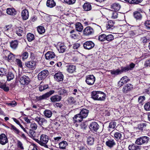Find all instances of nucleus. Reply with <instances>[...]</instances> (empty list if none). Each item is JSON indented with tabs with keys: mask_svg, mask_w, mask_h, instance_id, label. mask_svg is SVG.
<instances>
[{
	"mask_svg": "<svg viewBox=\"0 0 150 150\" xmlns=\"http://www.w3.org/2000/svg\"><path fill=\"white\" fill-rule=\"evenodd\" d=\"M37 31L40 34L44 33L45 31L44 27L42 26H39L37 28Z\"/></svg>",
	"mask_w": 150,
	"mask_h": 150,
	"instance_id": "obj_47",
	"label": "nucleus"
},
{
	"mask_svg": "<svg viewBox=\"0 0 150 150\" xmlns=\"http://www.w3.org/2000/svg\"><path fill=\"white\" fill-rule=\"evenodd\" d=\"M94 33L93 29L90 26H88L85 28L83 31L84 35H89L92 34Z\"/></svg>",
	"mask_w": 150,
	"mask_h": 150,
	"instance_id": "obj_10",
	"label": "nucleus"
},
{
	"mask_svg": "<svg viewBox=\"0 0 150 150\" xmlns=\"http://www.w3.org/2000/svg\"><path fill=\"white\" fill-rule=\"evenodd\" d=\"M8 142L7 137L4 134H2L0 135V144L4 145Z\"/></svg>",
	"mask_w": 150,
	"mask_h": 150,
	"instance_id": "obj_9",
	"label": "nucleus"
},
{
	"mask_svg": "<svg viewBox=\"0 0 150 150\" xmlns=\"http://www.w3.org/2000/svg\"><path fill=\"white\" fill-rule=\"evenodd\" d=\"M28 150H38L35 144L30 145L29 147Z\"/></svg>",
	"mask_w": 150,
	"mask_h": 150,
	"instance_id": "obj_62",
	"label": "nucleus"
},
{
	"mask_svg": "<svg viewBox=\"0 0 150 150\" xmlns=\"http://www.w3.org/2000/svg\"><path fill=\"white\" fill-rule=\"evenodd\" d=\"M54 79L58 81H60L63 80L64 76L61 72L56 73L54 76Z\"/></svg>",
	"mask_w": 150,
	"mask_h": 150,
	"instance_id": "obj_16",
	"label": "nucleus"
},
{
	"mask_svg": "<svg viewBox=\"0 0 150 150\" xmlns=\"http://www.w3.org/2000/svg\"><path fill=\"white\" fill-rule=\"evenodd\" d=\"M105 96L104 93L100 91H93L91 94V98L93 99L100 101L104 100Z\"/></svg>",
	"mask_w": 150,
	"mask_h": 150,
	"instance_id": "obj_1",
	"label": "nucleus"
},
{
	"mask_svg": "<svg viewBox=\"0 0 150 150\" xmlns=\"http://www.w3.org/2000/svg\"><path fill=\"white\" fill-rule=\"evenodd\" d=\"M130 70L128 66H127L125 67H122L121 69L120 70L121 73L123 72H126Z\"/></svg>",
	"mask_w": 150,
	"mask_h": 150,
	"instance_id": "obj_55",
	"label": "nucleus"
},
{
	"mask_svg": "<svg viewBox=\"0 0 150 150\" xmlns=\"http://www.w3.org/2000/svg\"><path fill=\"white\" fill-rule=\"evenodd\" d=\"M144 25L148 29H150V21L147 20L144 23Z\"/></svg>",
	"mask_w": 150,
	"mask_h": 150,
	"instance_id": "obj_64",
	"label": "nucleus"
},
{
	"mask_svg": "<svg viewBox=\"0 0 150 150\" xmlns=\"http://www.w3.org/2000/svg\"><path fill=\"white\" fill-rule=\"evenodd\" d=\"M67 145V142L64 141H63L59 144L60 148L63 149H64Z\"/></svg>",
	"mask_w": 150,
	"mask_h": 150,
	"instance_id": "obj_42",
	"label": "nucleus"
},
{
	"mask_svg": "<svg viewBox=\"0 0 150 150\" xmlns=\"http://www.w3.org/2000/svg\"><path fill=\"white\" fill-rule=\"evenodd\" d=\"M94 138L93 136H88L87 137V144L89 145H92L94 144Z\"/></svg>",
	"mask_w": 150,
	"mask_h": 150,
	"instance_id": "obj_25",
	"label": "nucleus"
},
{
	"mask_svg": "<svg viewBox=\"0 0 150 150\" xmlns=\"http://www.w3.org/2000/svg\"><path fill=\"white\" fill-rule=\"evenodd\" d=\"M75 28L76 30L80 32L83 30V27L80 23L77 22L75 24Z\"/></svg>",
	"mask_w": 150,
	"mask_h": 150,
	"instance_id": "obj_29",
	"label": "nucleus"
},
{
	"mask_svg": "<svg viewBox=\"0 0 150 150\" xmlns=\"http://www.w3.org/2000/svg\"><path fill=\"white\" fill-rule=\"evenodd\" d=\"M28 54L27 52H23L21 55L22 59L23 60L26 59L28 58Z\"/></svg>",
	"mask_w": 150,
	"mask_h": 150,
	"instance_id": "obj_58",
	"label": "nucleus"
},
{
	"mask_svg": "<svg viewBox=\"0 0 150 150\" xmlns=\"http://www.w3.org/2000/svg\"><path fill=\"white\" fill-rule=\"evenodd\" d=\"M116 123L115 122H111L109 123V127L110 128L114 129L116 126Z\"/></svg>",
	"mask_w": 150,
	"mask_h": 150,
	"instance_id": "obj_63",
	"label": "nucleus"
},
{
	"mask_svg": "<svg viewBox=\"0 0 150 150\" xmlns=\"http://www.w3.org/2000/svg\"><path fill=\"white\" fill-rule=\"evenodd\" d=\"M84 48L87 50H90L93 48L94 46V43L91 41H86L83 45Z\"/></svg>",
	"mask_w": 150,
	"mask_h": 150,
	"instance_id": "obj_8",
	"label": "nucleus"
},
{
	"mask_svg": "<svg viewBox=\"0 0 150 150\" xmlns=\"http://www.w3.org/2000/svg\"><path fill=\"white\" fill-rule=\"evenodd\" d=\"M29 12L26 9L23 10L21 12V16L23 20H27L29 17Z\"/></svg>",
	"mask_w": 150,
	"mask_h": 150,
	"instance_id": "obj_18",
	"label": "nucleus"
},
{
	"mask_svg": "<svg viewBox=\"0 0 150 150\" xmlns=\"http://www.w3.org/2000/svg\"><path fill=\"white\" fill-rule=\"evenodd\" d=\"M83 8L86 11H88L91 9V5L89 3H85L83 5Z\"/></svg>",
	"mask_w": 150,
	"mask_h": 150,
	"instance_id": "obj_33",
	"label": "nucleus"
},
{
	"mask_svg": "<svg viewBox=\"0 0 150 150\" xmlns=\"http://www.w3.org/2000/svg\"><path fill=\"white\" fill-rule=\"evenodd\" d=\"M45 58L47 59H51L55 58L57 56L52 51H48L45 54Z\"/></svg>",
	"mask_w": 150,
	"mask_h": 150,
	"instance_id": "obj_15",
	"label": "nucleus"
},
{
	"mask_svg": "<svg viewBox=\"0 0 150 150\" xmlns=\"http://www.w3.org/2000/svg\"><path fill=\"white\" fill-rule=\"evenodd\" d=\"M29 78L26 76L21 77L20 80V82L23 85H27L29 82Z\"/></svg>",
	"mask_w": 150,
	"mask_h": 150,
	"instance_id": "obj_14",
	"label": "nucleus"
},
{
	"mask_svg": "<svg viewBox=\"0 0 150 150\" xmlns=\"http://www.w3.org/2000/svg\"><path fill=\"white\" fill-rule=\"evenodd\" d=\"M149 138L148 137L142 136L138 138L136 141L135 143L137 145H141L148 142Z\"/></svg>",
	"mask_w": 150,
	"mask_h": 150,
	"instance_id": "obj_3",
	"label": "nucleus"
},
{
	"mask_svg": "<svg viewBox=\"0 0 150 150\" xmlns=\"http://www.w3.org/2000/svg\"><path fill=\"white\" fill-rule=\"evenodd\" d=\"M0 88L3 89L6 92H7L9 90L8 87L6 86L5 84L2 83L0 84Z\"/></svg>",
	"mask_w": 150,
	"mask_h": 150,
	"instance_id": "obj_44",
	"label": "nucleus"
},
{
	"mask_svg": "<svg viewBox=\"0 0 150 150\" xmlns=\"http://www.w3.org/2000/svg\"><path fill=\"white\" fill-rule=\"evenodd\" d=\"M88 112V110L83 109L80 111V114L85 118L87 116Z\"/></svg>",
	"mask_w": 150,
	"mask_h": 150,
	"instance_id": "obj_31",
	"label": "nucleus"
},
{
	"mask_svg": "<svg viewBox=\"0 0 150 150\" xmlns=\"http://www.w3.org/2000/svg\"><path fill=\"white\" fill-rule=\"evenodd\" d=\"M110 71L111 74L115 75H116L121 73L120 70L118 69L115 70H110Z\"/></svg>",
	"mask_w": 150,
	"mask_h": 150,
	"instance_id": "obj_49",
	"label": "nucleus"
},
{
	"mask_svg": "<svg viewBox=\"0 0 150 150\" xmlns=\"http://www.w3.org/2000/svg\"><path fill=\"white\" fill-rule=\"evenodd\" d=\"M106 40L108 41H111L114 39V36L112 34L106 35Z\"/></svg>",
	"mask_w": 150,
	"mask_h": 150,
	"instance_id": "obj_48",
	"label": "nucleus"
},
{
	"mask_svg": "<svg viewBox=\"0 0 150 150\" xmlns=\"http://www.w3.org/2000/svg\"><path fill=\"white\" fill-rule=\"evenodd\" d=\"M76 101L75 99L72 97H70L68 98L67 100V103L69 105L73 104L75 103Z\"/></svg>",
	"mask_w": 150,
	"mask_h": 150,
	"instance_id": "obj_40",
	"label": "nucleus"
},
{
	"mask_svg": "<svg viewBox=\"0 0 150 150\" xmlns=\"http://www.w3.org/2000/svg\"><path fill=\"white\" fill-rule=\"evenodd\" d=\"M114 22L112 21H108L106 25V27L107 29L109 31H112L114 28Z\"/></svg>",
	"mask_w": 150,
	"mask_h": 150,
	"instance_id": "obj_19",
	"label": "nucleus"
},
{
	"mask_svg": "<svg viewBox=\"0 0 150 150\" xmlns=\"http://www.w3.org/2000/svg\"><path fill=\"white\" fill-rule=\"evenodd\" d=\"M43 113L45 116L48 118L50 117L52 114L51 111L48 110H45Z\"/></svg>",
	"mask_w": 150,
	"mask_h": 150,
	"instance_id": "obj_36",
	"label": "nucleus"
},
{
	"mask_svg": "<svg viewBox=\"0 0 150 150\" xmlns=\"http://www.w3.org/2000/svg\"><path fill=\"white\" fill-rule=\"evenodd\" d=\"M40 145L44 146L45 147H47L46 144L47 143L48 140V137L45 134H42L40 136Z\"/></svg>",
	"mask_w": 150,
	"mask_h": 150,
	"instance_id": "obj_5",
	"label": "nucleus"
},
{
	"mask_svg": "<svg viewBox=\"0 0 150 150\" xmlns=\"http://www.w3.org/2000/svg\"><path fill=\"white\" fill-rule=\"evenodd\" d=\"M113 135L115 139L117 140L120 139L122 137V134L120 132H114Z\"/></svg>",
	"mask_w": 150,
	"mask_h": 150,
	"instance_id": "obj_39",
	"label": "nucleus"
},
{
	"mask_svg": "<svg viewBox=\"0 0 150 150\" xmlns=\"http://www.w3.org/2000/svg\"><path fill=\"white\" fill-rule=\"evenodd\" d=\"M46 5L47 7L52 8L55 6L56 3L54 0H47Z\"/></svg>",
	"mask_w": 150,
	"mask_h": 150,
	"instance_id": "obj_27",
	"label": "nucleus"
},
{
	"mask_svg": "<svg viewBox=\"0 0 150 150\" xmlns=\"http://www.w3.org/2000/svg\"><path fill=\"white\" fill-rule=\"evenodd\" d=\"M48 74V71L47 70H45L40 72L38 76V79L39 80L44 79Z\"/></svg>",
	"mask_w": 150,
	"mask_h": 150,
	"instance_id": "obj_7",
	"label": "nucleus"
},
{
	"mask_svg": "<svg viewBox=\"0 0 150 150\" xmlns=\"http://www.w3.org/2000/svg\"><path fill=\"white\" fill-rule=\"evenodd\" d=\"M57 48L59 52L63 53L64 52L66 49V47L62 43L59 42L57 46Z\"/></svg>",
	"mask_w": 150,
	"mask_h": 150,
	"instance_id": "obj_11",
	"label": "nucleus"
},
{
	"mask_svg": "<svg viewBox=\"0 0 150 150\" xmlns=\"http://www.w3.org/2000/svg\"><path fill=\"white\" fill-rule=\"evenodd\" d=\"M11 129L13 130L15 133L18 134L20 133V131L13 125H11Z\"/></svg>",
	"mask_w": 150,
	"mask_h": 150,
	"instance_id": "obj_56",
	"label": "nucleus"
},
{
	"mask_svg": "<svg viewBox=\"0 0 150 150\" xmlns=\"http://www.w3.org/2000/svg\"><path fill=\"white\" fill-rule=\"evenodd\" d=\"M48 87V86L47 85H40L39 86V89L40 91H42L45 89H46Z\"/></svg>",
	"mask_w": 150,
	"mask_h": 150,
	"instance_id": "obj_50",
	"label": "nucleus"
},
{
	"mask_svg": "<svg viewBox=\"0 0 150 150\" xmlns=\"http://www.w3.org/2000/svg\"><path fill=\"white\" fill-rule=\"evenodd\" d=\"M5 52L8 54V58L9 61H12L15 59V56L13 54L10 53L8 51H5Z\"/></svg>",
	"mask_w": 150,
	"mask_h": 150,
	"instance_id": "obj_32",
	"label": "nucleus"
},
{
	"mask_svg": "<svg viewBox=\"0 0 150 150\" xmlns=\"http://www.w3.org/2000/svg\"><path fill=\"white\" fill-rule=\"evenodd\" d=\"M61 99V96L58 95H54L50 98V100L52 102L59 101Z\"/></svg>",
	"mask_w": 150,
	"mask_h": 150,
	"instance_id": "obj_20",
	"label": "nucleus"
},
{
	"mask_svg": "<svg viewBox=\"0 0 150 150\" xmlns=\"http://www.w3.org/2000/svg\"><path fill=\"white\" fill-rule=\"evenodd\" d=\"M128 149L129 150H140L141 147L133 144L129 145L128 146Z\"/></svg>",
	"mask_w": 150,
	"mask_h": 150,
	"instance_id": "obj_28",
	"label": "nucleus"
},
{
	"mask_svg": "<svg viewBox=\"0 0 150 150\" xmlns=\"http://www.w3.org/2000/svg\"><path fill=\"white\" fill-rule=\"evenodd\" d=\"M16 33L19 36H22L23 33V28L21 27H19L17 28Z\"/></svg>",
	"mask_w": 150,
	"mask_h": 150,
	"instance_id": "obj_38",
	"label": "nucleus"
},
{
	"mask_svg": "<svg viewBox=\"0 0 150 150\" xmlns=\"http://www.w3.org/2000/svg\"><path fill=\"white\" fill-rule=\"evenodd\" d=\"M54 93V90H51L45 94L39 96H36V100L37 101H40L42 100L45 99L50 97L51 95Z\"/></svg>",
	"mask_w": 150,
	"mask_h": 150,
	"instance_id": "obj_4",
	"label": "nucleus"
},
{
	"mask_svg": "<svg viewBox=\"0 0 150 150\" xmlns=\"http://www.w3.org/2000/svg\"><path fill=\"white\" fill-rule=\"evenodd\" d=\"M17 145L18 148L21 149H23L24 147L22 142L18 140L17 141Z\"/></svg>",
	"mask_w": 150,
	"mask_h": 150,
	"instance_id": "obj_54",
	"label": "nucleus"
},
{
	"mask_svg": "<svg viewBox=\"0 0 150 150\" xmlns=\"http://www.w3.org/2000/svg\"><path fill=\"white\" fill-rule=\"evenodd\" d=\"M105 144L107 146L110 148H111L115 145L116 143L114 139H110L106 141Z\"/></svg>",
	"mask_w": 150,
	"mask_h": 150,
	"instance_id": "obj_17",
	"label": "nucleus"
},
{
	"mask_svg": "<svg viewBox=\"0 0 150 150\" xmlns=\"http://www.w3.org/2000/svg\"><path fill=\"white\" fill-rule=\"evenodd\" d=\"M142 0H129V3L131 4H137L141 2Z\"/></svg>",
	"mask_w": 150,
	"mask_h": 150,
	"instance_id": "obj_52",
	"label": "nucleus"
},
{
	"mask_svg": "<svg viewBox=\"0 0 150 150\" xmlns=\"http://www.w3.org/2000/svg\"><path fill=\"white\" fill-rule=\"evenodd\" d=\"M18 42L17 40L12 41L10 43V47L13 49H16L18 47Z\"/></svg>",
	"mask_w": 150,
	"mask_h": 150,
	"instance_id": "obj_24",
	"label": "nucleus"
},
{
	"mask_svg": "<svg viewBox=\"0 0 150 150\" xmlns=\"http://www.w3.org/2000/svg\"><path fill=\"white\" fill-rule=\"evenodd\" d=\"M146 126V124L145 123H142L138 125V128L140 130H142L143 128L145 127Z\"/></svg>",
	"mask_w": 150,
	"mask_h": 150,
	"instance_id": "obj_59",
	"label": "nucleus"
},
{
	"mask_svg": "<svg viewBox=\"0 0 150 150\" xmlns=\"http://www.w3.org/2000/svg\"><path fill=\"white\" fill-rule=\"evenodd\" d=\"M89 127L91 130L96 132L99 128V125L97 122H93L90 124Z\"/></svg>",
	"mask_w": 150,
	"mask_h": 150,
	"instance_id": "obj_12",
	"label": "nucleus"
},
{
	"mask_svg": "<svg viewBox=\"0 0 150 150\" xmlns=\"http://www.w3.org/2000/svg\"><path fill=\"white\" fill-rule=\"evenodd\" d=\"M118 13L116 11H113L112 12L110 16L112 19H114L117 18Z\"/></svg>",
	"mask_w": 150,
	"mask_h": 150,
	"instance_id": "obj_57",
	"label": "nucleus"
},
{
	"mask_svg": "<svg viewBox=\"0 0 150 150\" xmlns=\"http://www.w3.org/2000/svg\"><path fill=\"white\" fill-rule=\"evenodd\" d=\"M37 124L35 122H33L31 123L30 125V127L31 128L30 129L34 130H36L38 128Z\"/></svg>",
	"mask_w": 150,
	"mask_h": 150,
	"instance_id": "obj_43",
	"label": "nucleus"
},
{
	"mask_svg": "<svg viewBox=\"0 0 150 150\" xmlns=\"http://www.w3.org/2000/svg\"><path fill=\"white\" fill-rule=\"evenodd\" d=\"M129 81V80L128 79V78L127 76H125L122 77L120 80L121 82H122L123 84L126 83Z\"/></svg>",
	"mask_w": 150,
	"mask_h": 150,
	"instance_id": "obj_51",
	"label": "nucleus"
},
{
	"mask_svg": "<svg viewBox=\"0 0 150 150\" xmlns=\"http://www.w3.org/2000/svg\"><path fill=\"white\" fill-rule=\"evenodd\" d=\"M121 6L118 3H115L112 4L111 6V8L115 11H118L120 10Z\"/></svg>",
	"mask_w": 150,
	"mask_h": 150,
	"instance_id": "obj_30",
	"label": "nucleus"
},
{
	"mask_svg": "<svg viewBox=\"0 0 150 150\" xmlns=\"http://www.w3.org/2000/svg\"><path fill=\"white\" fill-rule=\"evenodd\" d=\"M6 69L3 68H0V76H2L6 74Z\"/></svg>",
	"mask_w": 150,
	"mask_h": 150,
	"instance_id": "obj_53",
	"label": "nucleus"
},
{
	"mask_svg": "<svg viewBox=\"0 0 150 150\" xmlns=\"http://www.w3.org/2000/svg\"><path fill=\"white\" fill-rule=\"evenodd\" d=\"M7 80L10 81L13 79L14 77V74L11 72H8L6 75Z\"/></svg>",
	"mask_w": 150,
	"mask_h": 150,
	"instance_id": "obj_37",
	"label": "nucleus"
},
{
	"mask_svg": "<svg viewBox=\"0 0 150 150\" xmlns=\"http://www.w3.org/2000/svg\"><path fill=\"white\" fill-rule=\"evenodd\" d=\"M27 38L29 42H31L34 39V35L31 33H28L27 35Z\"/></svg>",
	"mask_w": 150,
	"mask_h": 150,
	"instance_id": "obj_41",
	"label": "nucleus"
},
{
	"mask_svg": "<svg viewBox=\"0 0 150 150\" xmlns=\"http://www.w3.org/2000/svg\"><path fill=\"white\" fill-rule=\"evenodd\" d=\"M16 11L13 8H8L6 10V13L8 15L14 16L16 14Z\"/></svg>",
	"mask_w": 150,
	"mask_h": 150,
	"instance_id": "obj_22",
	"label": "nucleus"
},
{
	"mask_svg": "<svg viewBox=\"0 0 150 150\" xmlns=\"http://www.w3.org/2000/svg\"><path fill=\"white\" fill-rule=\"evenodd\" d=\"M134 16L137 20H141L142 18V16L139 12L136 11L134 13Z\"/></svg>",
	"mask_w": 150,
	"mask_h": 150,
	"instance_id": "obj_34",
	"label": "nucleus"
},
{
	"mask_svg": "<svg viewBox=\"0 0 150 150\" xmlns=\"http://www.w3.org/2000/svg\"><path fill=\"white\" fill-rule=\"evenodd\" d=\"M144 108L146 111H150V102H147L145 104Z\"/></svg>",
	"mask_w": 150,
	"mask_h": 150,
	"instance_id": "obj_60",
	"label": "nucleus"
},
{
	"mask_svg": "<svg viewBox=\"0 0 150 150\" xmlns=\"http://www.w3.org/2000/svg\"><path fill=\"white\" fill-rule=\"evenodd\" d=\"M34 120L38 123L40 126L42 127H46L48 125V122L44 118L40 117H37L34 119Z\"/></svg>",
	"mask_w": 150,
	"mask_h": 150,
	"instance_id": "obj_2",
	"label": "nucleus"
},
{
	"mask_svg": "<svg viewBox=\"0 0 150 150\" xmlns=\"http://www.w3.org/2000/svg\"><path fill=\"white\" fill-rule=\"evenodd\" d=\"M12 29L9 26H6L4 28V33L7 36L9 37V33L12 31Z\"/></svg>",
	"mask_w": 150,
	"mask_h": 150,
	"instance_id": "obj_35",
	"label": "nucleus"
},
{
	"mask_svg": "<svg viewBox=\"0 0 150 150\" xmlns=\"http://www.w3.org/2000/svg\"><path fill=\"white\" fill-rule=\"evenodd\" d=\"M95 81V78L93 75H89L86 77V82L89 85L93 84Z\"/></svg>",
	"mask_w": 150,
	"mask_h": 150,
	"instance_id": "obj_6",
	"label": "nucleus"
},
{
	"mask_svg": "<svg viewBox=\"0 0 150 150\" xmlns=\"http://www.w3.org/2000/svg\"><path fill=\"white\" fill-rule=\"evenodd\" d=\"M132 88V86L131 84H128L125 86L122 89V91L124 93H127L130 91Z\"/></svg>",
	"mask_w": 150,
	"mask_h": 150,
	"instance_id": "obj_26",
	"label": "nucleus"
},
{
	"mask_svg": "<svg viewBox=\"0 0 150 150\" xmlns=\"http://www.w3.org/2000/svg\"><path fill=\"white\" fill-rule=\"evenodd\" d=\"M83 117L79 113L75 115L74 117V120L76 122H80L83 120Z\"/></svg>",
	"mask_w": 150,
	"mask_h": 150,
	"instance_id": "obj_23",
	"label": "nucleus"
},
{
	"mask_svg": "<svg viewBox=\"0 0 150 150\" xmlns=\"http://www.w3.org/2000/svg\"><path fill=\"white\" fill-rule=\"evenodd\" d=\"M29 133L30 136L33 139L36 136V133L34 130L30 129Z\"/></svg>",
	"mask_w": 150,
	"mask_h": 150,
	"instance_id": "obj_45",
	"label": "nucleus"
},
{
	"mask_svg": "<svg viewBox=\"0 0 150 150\" xmlns=\"http://www.w3.org/2000/svg\"><path fill=\"white\" fill-rule=\"evenodd\" d=\"M106 37L105 34H102L98 36V39L100 41L103 42L106 40Z\"/></svg>",
	"mask_w": 150,
	"mask_h": 150,
	"instance_id": "obj_46",
	"label": "nucleus"
},
{
	"mask_svg": "<svg viewBox=\"0 0 150 150\" xmlns=\"http://www.w3.org/2000/svg\"><path fill=\"white\" fill-rule=\"evenodd\" d=\"M36 65L35 62L33 60L27 62L25 63V65L29 68H34Z\"/></svg>",
	"mask_w": 150,
	"mask_h": 150,
	"instance_id": "obj_21",
	"label": "nucleus"
},
{
	"mask_svg": "<svg viewBox=\"0 0 150 150\" xmlns=\"http://www.w3.org/2000/svg\"><path fill=\"white\" fill-rule=\"evenodd\" d=\"M66 67L67 71L70 73L74 72L76 69L75 66L71 64H68Z\"/></svg>",
	"mask_w": 150,
	"mask_h": 150,
	"instance_id": "obj_13",
	"label": "nucleus"
},
{
	"mask_svg": "<svg viewBox=\"0 0 150 150\" xmlns=\"http://www.w3.org/2000/svg\"><path fill=\"white\" fill-rule=\"evenodd\" d=\"M64 1L65 3L69 5H71L75 3L76 0H64Z\"/></svg>",
	"mask_w": 150,
	"mask_h": 150,
	"instance_id": "obj_61",
	"label": "nucleus"
}]
</instances>
